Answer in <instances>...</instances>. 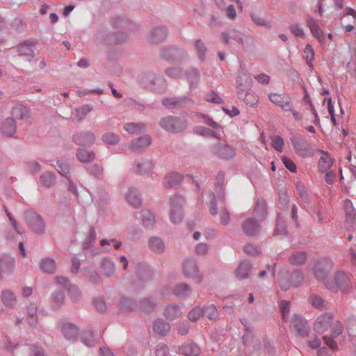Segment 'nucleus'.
Returning a JSON list of instances; mask_svg holds the SVG:
<instances>
[{"mask_svg": "<svg viewBox=\"0 0 356 356\" xmlns=\"http://www.w3.org/2000/svg\"><path fill=\"white\" fill-rule=\"evenodd\" d=\"M152 143V138L148 135H145L139 137L131 143L129 149L132 152H142L145 149Z\"/></svg>", "mask_w": 356, "mask_h": 356, "instance_id": "obj_23", "label": "nucleus"}, {"mask_svg": "<svg viewBox=\"0 0 356 356\" xmlns=\"http://www.w3.org/2000/svg\"><path fill=\"white\" fill-rule=\"evenodd\" d=\"M332 261L330 259L318 261L314 267V274L318 280H324L332 269Z\"/></svg>", "mask_w": 356, "mask_h": 356, "instance_id": "obj_9", "label": "nucleus"}, {"mask_svg": "<svg viewBox=\"0 0 356 356\" xmlns=\"http://www.w3.org/2000/svg\"><path fill=\"white\" fill-rule=\"evenodd\" d=\"M96 137L90 131H81L74 133L72 136V141L77 145L90 147L95 142Z\"/></svg>", "mask_w": 356, "mask_h": 356, "instance_id": "obj_10", "label": "nucleus"}, {"mask_svg": "<svg viewBox=\"0 0 356 356\" xmlns=\"http://www.w3.org/2000/svg\"><path fill=\"white\" fill-rule=\"evenodd\" d=\"M269 99L273 104L280 106L285 111L291 110V106L289 104L290 98L288 96L277 93H271L269 95Z\"/></svg>", "mask_w": 356, "mask_h": 356, "instance_id": "obj_27", "label": "nucleus"}, {"mask_svg": "<svg viewBox=\"0 0 356 356\" xmlns=\"http://www.w3.org/2000/svg\"><path fill=\"white\" fill-rule=\"evenodd\" d=\"M203 316H207L210 320H216L218 318V312L214 305H209L202 308Z\"/></svg>", "mask_w": 356, "mask_h": 356, "instance_id": "obj_61", "label": "nucleus"}, {"mask_svg": "<svg viewBox=\"0 0 356 356\" xmlns=\"http://www.w3.org/2000/svg\"><path fill=\"white\" fill-rule=\"evenodd\" d=\"M210 149L213 156L221 160H231L236 156L234 147L222 143L213 144Z\"/></svg>", "mask_w": 356, "mask_h": 356, "instance_id": "obj_6", "label": "nucleus"}, {"mask_svg": "<svg viewBox=\"0 0 356 356\" xmlns=\"http://www.w3.org/2000/svg\"><path fill=\"white\" fill-rule=\"evenodd\" d=\"M126 199L128 203L134 207H139L141 205L142 200L136 188H130Z\"/></svg>", "mask_w": 356, "mask_h": 356, "instance_id": "obj_37", "label": "nucleus"}, {"mask_svg": "<svg viewBox=\"0 0 356 356\" xmlns=\"http://www.w3.org/2000/svg\"><path fill=\"white\" fill-rule=\"evenodd\" d=\"M159 124L168 132L179 134L187 129L188 120L181 116L168 115L162 118Z\"/></svg>", "mask_w": 356, "mask_h": 356, "instance_id": "obj_2", "label": "nucleus"}, {"mask_svg": "<svg viewBox=\"0 0 356 356\" xmlns=\"http://www.w3.org/2000/svg\"><path fill=\"white\" fill-rule=\"evenodd\" d=\"M148 245L151 251L156 254H161L165 250V244L163 240L158 236L150 237Z\"/></svg>", "mask_w": 356, "mask_h": 356, "instance_id": "obj_33", "label": "nucleus"}, {"mask_svg": "<svg viewBox=\"0 0 356 356\" xmlns=\"http://www.w3.org/2000/svg\"><path fill=\"white\" fill-rule=\"evenodd\" d=\"M135 274L137 278L143 282L152 280L154 275L153 270L149 266L144 263H138L136 265Z\"/></svg>", "mask_w": 356, "mask_h": 356, "instance_id": "obj_17", "label": "nucleus"}, {"mask_svg": "<svg viewBox=\"0 0 356 356\" xmlns=\"http://www.w3.org/2000/svg\"><path fill=\"white\" fill-rule=\"evenodd\" d=\"M87 172L97 179H102L104 175L103 167L99 164H92L87 167Z\"/></svg>", "mask_w": 356, "mask_h": 356, "instance_id": "obj_55", "label": "nucleus"}, {"mask_svg": "<svg viewBox=\"0 0 356 356\" xmlns=\"http://www.w3.org/2000/svg\"><path fill=\"white\" fill-rule=\"evenodd\" d=\"M100 271L106 277H111L115 273V265L108 258H104L101 261Z\"/></svg>", "mask_w": 356, "mask_h": 356, "instance_id": "obj_36", "label": "nucleus"}, {"mask_svg": "<svg viewBox=\"0 0 356 356\" xmlns=\"http://www.w3.org/2000/svg\"><path fill=\"white\" fill-rule=\"evenodd\" d=\"M161 103L168 109L191 108L195 103L186 96L163 97Z\"/></svg>", "mask_w": 356, "mask_h": 356, "instance_id": "obj_4", "label": "nucleus"}, {"mask_svg": "<svg viewBox=\"0 0 356 356\" xmlns=\"http://www.w3.org/2000/svg\"><path fill=\"white\" fill-rule=\"evenodd\" d=\"M138 307L136 300L126 297H122L119 302V308L123 312H133Z\"/></svg>", "mask_w": 356, "mask_h": 356, "instance_id": "obj_32", "label": "nucleus"}, {"mask_svg": "<svg viewBox=\"0 0 356 356\" xmlns=\"http://www.w3.org/2000/svg\"><path fill=\"white\" fill-rule=\"evenodd\" d=\"M161 57L169 63H181L187 57V53L176 47H167L161 50Z\"/></svg>", "mask_w": 356, "mask_h": 356, "instance_id": "obj_7", "label": "nucleus"}, {"mask_svg": "<svg viewBox=\"0 0 356 356\" xmlns=\"http://www.w3.org/2000/svg\"><path fill=\"white\" fill-rule=\"evenodd\" d=\"M140 219L146 229H152L154 226L155 219L153 213L149 210H143L139 213Z\"/></svg>", "mask_w": 356, "mask_h": 356, "instance_id": "obj_35", "label": "nucleus"}, {"mask_svg": "<svg viewBox=\"0 0 356 356\" xmlns=\"http://www.w3.org/2000/svg\"><path fill=\"white\" fill-rule=\"evenodd\" d=\"M102 140L106 145H115L120 141V136L113 132H107L102 136Z\"/></svg>", "mask_w": 356, "mask_h": 356, "instance_id": "obj_57", "label": "nucleus"}, {"mask_svg": "<svg viewBox=\"0 0 356 356\" xmlns=\"http://www.w3.org/2000/svg\"><path fill=\"white\" fill-rule=\"evenodd\" d=\"M40 267L43 272L49 274H53L56 271L55 261L49 257L41 260Z\"/></svg>", "mask_w": 356, "mask_h": 356, "instance_id": "obj_49", "label": "nucleus"}, {"mask_svg": "<svg viewBox=\"0 0 356 356\" xmlns=\"http://www.w3.org/2000/svg\"><path fill=\"white\" fill-rule=\"evenodd\" d=\"M140 83L144 88H148L156 92H162L165 90V80L156 74H144L140 79Z\"/></svg>", "mask_w": 356, "mask_h": 356, "instance_id": "obj_3", "label": "nucleus"}, {"mask_svg": "<svg viewBox=\"0 0 356 356\" xmlns=\"http://www.w3.org/2000/svg\"><path fill=\"white\" fill-rule=\"evenodd\" d=\"M56 164L58 167V172L61 175V176L68 179V177H70L68 175L70 172V166L69 163L64 161H58Z\"/></svg>", "mask_w": 356, "mask_h": 356, "instance_id": "obj_62", "label": "nucleus"}, {"mask_svg": "<svg viewBox=\"0 0 356 356\" xmlns=\"http://www.w3.org/2000/svg\"><path fill=\"white\" fill-rule=\"evenodd\" d=\"M194 46L197 51V57L200 60L204 61L207 50L204 43L202 40L198 39L195 41Z\"/></svg>", "mask_w": 356, "mask_h": 356, "instance_id": "obj_60", "label": "nucleus"}, {"mask_svg": "<svg viewBox=\"0 0 356 356\" xmlns=\"http://www.w3.org/2000/svg\"><path fill=\"white\" fill-rule=\"evenodd\" d=\"M204 311L202 307H196L193 308L188 314V318L191 321H197L200 316H203Z\"/></svg>", "mask_w": 356, "mask_h": 356, "instance_id": "obj_63", "label": "nucleus"}, {"mask_svg": "<svg viewBox=\"0 0 356 356\" xmlns=\"http://www.w3.org/2000/svg\"><path fill=\"white\" fill-rule=\"evenodd\" d=\"M288 235V231L286 225L284 217L282 216L281 213H278L276 219V227L274 230L273 235Z\"/></svg>", "mask_w": 356, "mask_h": 356, "instance_id": "obj_48", "label": "nucleus"}, {"mask_svg": "<svg viewBox=\"0 0 356 356\" xmlns=\"http://www.w3.org/2000/svg\"><path fill=\"white\" fill-rule=\"evenodd\" d=\"M307 26L309 28L312 35L317 38L319 42H322L324 38L321 33V30L317 22L314 18L309 17L307 20Z\"/></svg>", "mask_w": 356, "mask_h": 356, "instance_id": "obj_40", "label": "nucleus"}, {"mask_svg": "<svg viewBox=\"0 0 356 356\" xmlns=\"http://www.w3.org/2000/svg\"><path fill=\"white\" fill-rule=\"evenodd\" d=\"M12 115L16 119L27 120L30 118V109L22 104L14 106L12 109Z\"/></svg>", "mask_w": 356, "mask_h": 356, "instance_id": "obj_31", "label": "nucleus"}, {"mask_svg": "<svg viewBox=\"0 0 356 356\" xmlns=\"http://www.w3.org/2000/svg\"><path fill=\"white\" fill-rule=\"evenodd\" d=\"M191 292V289L190 286L185 283L177 284L173 289V293L181 298H186L188 296Z\"/></svg>", "mask_w": 356, "mask_h": 356, "instance_id": "obj_51", "label": "nucleus"}, {"mask_svg": "<svg viewBox=\"0 0 356 356\" xmlns=\"http://www.w3.org/2000/svg\"><path fill=\"white\" fill-rule=\"evenodd\" d=\"M163 315L167 319L172 321L179 317L181 315V312L177 304H172L166 307Z\"/></svg>", "mask_w": 356, "mask_h": 356, "instance_id": "obj_39", "label": "nucleus"}, {"mask_svg": "<svg viewBox=\"0 0 356 356\" xmlns=\"http://www.w3.org/2000/svg\"><path fill=\"white\" fill-rule=\"evenodd\" d=\"M76 156L81 163H88L92 162L96 158V154L93 151L83 148H78Z\"/></svg>", "mask_w": 356, "mask_h": 356, "instance_id": "obj_28", "label": "nucleus"}, {"mask_svg": "<svg viewBox=\"0 0 356 356\" xmlns=\"http://www.w3.org/2000/svg\"><path fill=\"white\" fill-rule=\"evenodd\" d=\"M306 259L305 252H296L289 257V262L292 265L300 266L305 263Z\"/></svg>", "mask_w": 356, "mask_h": 356, "instance_id": "obj_52", "label": "nucleus"}, {"mask_svg": "<svg viewBox=\"0 0 356 356\" xmlns=\"http://www.w3.org/2000/svg\"><path fill=\"white\" fill-rule=\"evenodd\" d=\"M96 231L93 226L89 227L88 232L86 235L85 241L83 242L82 248L83 250H88L91 248L96 241Z\"/></svg>", "mask_w": 356, "mask_h": 356, "instance_id": "obj_44", "label": "nucleus"}, {"mask_svg": "<svg viewBox=\"0 0 356 356\" xmlns=\"http://www.w3.org/2000/svg\"><path fill=\"white\" fill-rule=\"evenodd\" d=\"M291 328L296 334L302 337L307 336L310 331V327L307 321L303 319L300 316L294 314L291 321Z\"/></svg>", "mask_w": 356, "mask_h": 356, "instance_id": "obj_11", "label": "nucleus"}, {"mask_svg": "<svg viewBox=\"0 0 356 356\" xmlns=\"http://www.w3.org/2000/svg\"><path fill=\"white\" fill-rule=\"evenodd\" d=\"M51 306L53 309H58L63 305L65 300V296L63 292L55 291L51 296Z\"/></svg>", "mask_w": 356, "mask_h": 356, "instance_id": "obj_50", "label": "nucleus"}, {"mask_svg": "<svg viewBox=\"0 0 356 356\" xmlns=\"http://www.w3.org/2000/svg\"><path fill=\"white\" fill-rule=\"evenodd\" d=\"M332 159L330 157L327 153L323 152L318 161V170L321 172H326L332 165Z\"/></svg>", "mask_w": 356, "mask_h": 356, "instance_id": "obj_46", "label": "nucleus"}, {"mask_svg": "<svg viewBox=\"0 0 356 356\" xmlns=\"http://www.w3.org/2000/svg\"><path fill=\"white\" fill-rule=\"evenodd\" d=\"M15 267V259L8 254H3L0 257V279L3 274L11 273Z\"/></svg>", "mask_w": 356, "mask_h": 356, "instance_id": "obj_21", "label": "nucleus"}, {"mask_svg": "<svg viewBox=\"0 0 356 356\" xmlns=\"http://www.w3.org/2000/svg\"><path fill=\"white\" fill-rule=\"evenodd\" d=\"M330 328V332L323 336L325 344L332 350H338V346L334 341L342 333V326L339 321L333 322V315L331 313H325L318 316L314 322V330L316 333L321 334Z\"/></svg>", "mask_w": 356, "mask_h": 356, "instance_id": "obj_1", "label": "nucleus"}, {"mask_svg": "<svg viewBox=\"0 0 356 356\" xmlns=\"http://www.w3.org/2000/svg\"><path fill=\"white\" fill-rule=\"evenodd\" d=\"M291 142L298 154L301 156L307 155L308 152L311 149L310 144L305 138H299L296 136H292L290 138Z\"/></svg>", "mask_w": 356, "mask_h": 356, "instance_id": "obj_18", "label": "nucleus"}, {"mask_svg": "<svg viewBox=\"0 0 356 356\" xmlns=\"http://www.w3.org/2000/svg\"><path fill=\"white\" fill-rule=\"evenodd\" d=\"M181 181V176L177 172H172L166 176L163 181V186L165 188H172L178 185Z\"/></svg>", "mask_w": 356, "mask_h": 356, "instance_id": "obj_45", "label": "nucleus"}, {"mask_svg": "<svg viewBox=\"0 0 356 356\" xmlns=\"http://www.w3.org/2000/svg\"><path fill=\"white\" fill-rule=\"evenodd\" d=\"M242 342L245 346L252 348L254 350L261 348V341L255 337L249 327H246L245 332L242 337Z\"/></svg>", "mask_w": 356, "mask_h": 356, "instance_id": "obj_20", "label": "nucleus"}, {"mask_svg": "<svg viewBox=\"0 0 356 356\" xmlns=\"http://www.w3.org/2000/svg\"><path fill=\"white\" fill-rule=\"evenodd\" d=\"M62 332L67 339H75L79 334V330L76 325L72 323H65L62 326Z\"/></svg>", "mask_w": 356, "mask_h": 356, "instance_id": "obj_38", "label": "nucleus"}, {"mask_svg": "<svg viewBox=\"0 0 356 356\" xmlns=\"http://www.w3.org/2000/svg\"><path fill=\"white\" fill-rule=\"evenodd\" d=\"M24 219L29 227L35 234H43L45 225L42 218L33 210H28L24 213Z\"/></svg>", "mask_w": 356, "mask_h": 356, "instance_id": "obj_5", "label": "nucleus"}, {"mask_svg": "<svg viewBox=\"0 0 356 356\" xmlns=\"http://www.w3.org/2000/svg\"><path fill=\"white\" fill-rule=\"evenodd\" d=\"M124 129L129 134H138L145 129V124L130 122L124 125Z\"/></svg>", "mask_w": 356, "mask_h": 356, "instance_id": "obj_59", "label": "nucleus"}, {"mask_svg": "<svg viewBox=\"0 0 356 356\" xmlns=\"http://www.w3.org/2000/svg\"><path fill=\"white\" fill-rule=\"evenodd\" d=\"M1 301L6 307H11L17 302L15 294L10 290H3L1 295Z\"/></svg>", "mask_w": 356, "mask_h": 356, "instance_id": "obj_41", "label": "nucleus"}, {"mask_svg": "<svg viewBox=\"0 0 356 356\" xmlns=\"http://www.w3.org/2000/svg\"><path fill=\"white\" fill-rule=\"evenodd\" d=\"M242 74H239L236 79V88H237V94L238 97H242L243 94L249 90L251 79L250 78L243 72V70L241 71Z\"/></svg>", "mask_w": 356, "mask_h": 356, "instance_id": "obj_24", "label": "nucleus"}, {"mask_svg": "<svg viewBox=\"0 0 356 356\" xmlns=\"http://www.w3.org/2000/svg\"><path fill=\"white\" fill-rule=\"evenodd\" d=\"M170 325L162 318H157L153 324V330L157 334L164 337L170 332Z\"/></svg>", "mask_w": 356, "mask_h": 356, "instance_id": "obj_29", "label": "nucleus"}, {"mask_svg": "<svg viewBox=\"0 0 356 356\" xmlns=\"http://www.w3.org/2000/svg\"><path fill=\"white\" fill-rule=\"evenodd\" d=\"M179 353L186 356H197L200 353V348L193 342L185 343L179 347Z\"/></svg>", "mask_w": 356, "mask_h": 356, "instance_id": "obj_30", "label": "nucleus"}, {"mask_svg": "<svg viewBox=\"0 0 356 356\" xmlns=\"http://www.w3.org/2000/svg\"><path fill=\"white\" fill-rule=\"evenodd\" d=\"M153 168L152 161L147 159H141L136 164V173L144 175Z\"/></svg>", "mask_w": 356, "mask_h": 356, "instance_id": "obj_42", "label": "nucleus"}, {"mask_svg": "<svg viewBox=\"0 0 356 356\" xmlns=\"http://www.w3.org/2000/svg\"><path fill=\"white\" fill-rule=\"evenodd\" d=\"M344 211L346 213L345 227L350 232L353 231L355 227V218L356 216V210L351 200L346 199L344 200Z\"/></svg>", "mask_w": 356, "mask_h": 356, "instance_id": "obj_14", "label": "nucleus"}, {"mask_svg": "<svg viewBox=\"0 0 356 356\" xmlns=\"http://www.w3.org/2000/svg\"><path fill=\"white\" fill-rule=\"evenodd\" d=\"M251 270V264L249 261L241 262L236 270V277L240 280L246 279L249 277Z\"/></svg>", "mask_w": 356, "mask_h": 356, "instance_id": "obj_43", "label": "nucleus"}, {"mask_svg": "<svg viewBox=\"0 0 356 356\" xmlns=\"http://www.w3.org/2000/svg\"><path fill=\"white\" fill-rule=\"evenodd\" d=\"M289 279L291 286L298 287L302 283L304 280V275L301 270H296L291 273H289Z\"/></svg>", "mask_w": 356, "mask_h": 356, "instance_id": "obj_54", "label": "nucleus"}, {"mask_svg": "<svg viewBox=\"0 0 356 356\" xmlns=\"http://www.w3.org/2000/svg\"><path fill=\"white\" fill-rule=\"evenodd\" d=\"M92 106L89 104H85L76 109V113L80 120H83L91 111Z\"/></svg>", "mask_w": 356, "mask_h": 356, "instance_id": "obj_64", "label": "nucleus"}, {"mask_svg": "<svg viewBox=\"0 0 356 356\" xmlns=\"http://www.w3.org/2000/svg\"><path fill=\"white\" fill-rule=\"evenodd\" d=\"M253 214L259 221L264 220L267 216V204L263 198H259L254 205Z\"/></svg>", "mask_w": 356, "mask_h": 356, "instance_id": "obj_25", "label": "nucleus"}, {"mask_svg": "<svg viewBox=\"0 0 356 356\" xmlns=\"http://www.w3.org/2000/svg\"><path fill=\"white\" fill-rule=\"evenodd\" d=\"M303 58L305 59L308 66L311 70H312V61L314 58V51L309 44H307L303 50Z\"/></svg>", "mask_w": 356, "mask_h": 356, "instance_id": "obj_58", "label": "nucleus"}, {"mask_svg": "<svg viewBox=\"0 0 356 356\" xmlns=\"http://www.w3.org/2000/svg\"><path fill=\"white\" fill-rule=\"evenodd\" d=\"M335 282L338 284L342 293H348L351 289L349 275L344 272H338L334 277Z\"/></svg>", "mask_w": 356, "mask_h": 356, "instance_id": "obj_22", "label": "nucleus"}, {"mask_svg": "<svg viewBox=\"0 0 356 356\" xmlns=\"http://www.w3.org/2000/svg\"><path fill=\"white\" fill-rule=\"evenodd\" d=\"M38 43L35 39H29L17 46V51L20 56L26 57L29 62H31L35 56V52L33 49Z\"/></svg>", "mask_w": 356, "mask_h": 356, "instance_id": "obj_13", "label": "nucleus"}, {"mask_svg": "<svg viewBox=\"0 0 356 356\" xmlns=\"http://www.w3.org/2000/svg\"><path fill=\"white\" fill-rule=\"evenodd\" d=\"M184 203V198L175 195L170 198V217L173 223L180 222L184 218L183 204Z\"/></svg>", "mask_w": 356, "mask_h": 356, "instance_id": "obj_8", "label": "nucleus"}, {"mask_svg": "<svg viewBox=\"0 0 356 356\" xmlns=\"http://www.w3.org/2000/svg\"><path fill=\"white\" fill-rule=\"evenodd\" d=\"M81 340L83 343L88 347H93L97 343L95 339L94 332L92 330L84 331L81 334Z\"/></svg>", "mask_w": 356, "mask_h": 356, "instance_id": "obj_53", "label": "nucleus"}, {"mask_svg": "<svg viewBox=\"0 0 356 356\" xmlns=\"http://www.w3.org/2000/svg\"><path fill=\"white\" fill-rule=\"evenodd\" d=\"M56 175L52 172H45L40 177V181L46 188H50L56 183Z\"/></svg>", "mask_w": 356, "mask_h": 356, "instance_id": "obj_47", "label": "nucleus"}, {"mask_svg": "<svg viewBox=\"0 0 356 356\" xmlns=\"http://www.w3.org/2000/svg\"><path fill=\"white\" fill-rule=\"evenodd\" d=\"M186 76L188 81L191 90L195 88L200 79V74L197 68L191 67L186 72Z\"/></svg>", "mask_w": 356, "mask_h": 356, "instance_id": "obj_34", "label": "nucleus"}, {"mask_svg": "<svg viewBox=\"0 0 356 356\" xmlns=\"http://www.w3.org/2000/svg\"><path fill=\"white\" fill-rule=\"evenodd\" d=\"M168 35V30L165 26L154 27L148 34L147 40L150 43H161L165 40Z\"/></svg>", "mask_w": 356, "mask_h": 356, "instance_id": "obj_16", "label": "nucleus"}, {"mask_svg": "<svg viewBox=\"0 0 356 356\" xmlns=\"http://www.w3.org/2000/svg\"><path fill=\"white\" fill-rule=\"evenodd\" d=\"M157 301L154 297L147 296L142 298L138 303V310L145 314H151L156 310Z\"/></svg>", "mask_w": 356, "mask_h": 356, "instance_id": "obj_19", "label": "nucleus"}, {"mask_svg": "<svg viewBox=\"0 0 356 356\" xmlns=\"http://www.w3.org/2000/svg\"><path fill=\"white\" fill-rule=\"evenodd\" d=\"M17 124L14 118H8L1 124V131L7 137H12L16 132Z\"/></svg>", "mask_w": 356, "mask_h": 356, "instance_id": "obj_26", "label": "nucleus"}, {"mask_svg": "<svg viewBox=\"0 0 356 356\" xmlns=\"http://www.w3.org/2000/svg\"><path fill=\"white\" fill-rule=\"evenodd\" d=\"M259 220L253 218L244 220L241 224V229L244 234L248 236H255L260 232L261 225Z\"/></svg>", "mask_w": 356, "mask_h": 356, "instance_id": "obj_15", "label": "nucleus"}, {"mask_svg": "<svg viewBox=\"0 0 356 356\" xmlns=\"http://www.w3.org/2000/svg\"><path fill=\"white\" fill-rule=\"evenodd\" d=\"M278 282L281 289L287 291L291 286L289 273L288 271H282L279 273Z\"/></svg>", "mask_w": 356, "mask_h": 356, "instance_id": "obj_56", "label": "nucleus"}, {"mask_svg": "<svg viewBox=\"0 0 356 356\" xmlns=\"http://www.w3.org/2000/svg\"><path fill=\"white\" fill-rule=\"evenodd\" d=\"M183 272L186 277L192 278L196 283H200L202 280L196 261L193 259H187L184 261Z\"/></svg>", "mask_w": 356, "mask_h": 356, "instance_id": "obj_12", "label": "nucleus"}]
</instances>
